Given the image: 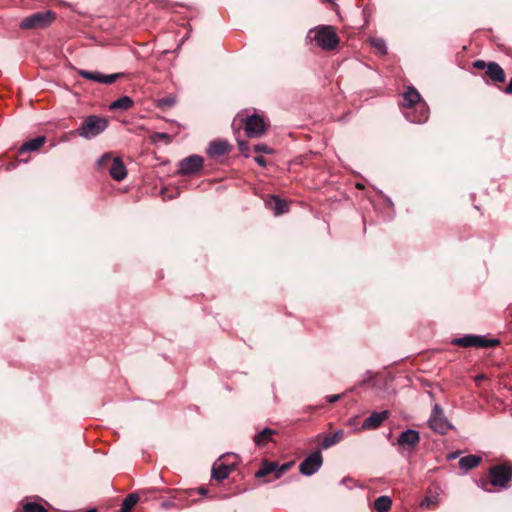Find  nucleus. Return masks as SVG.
Listing matches in <instances>:
<instances>
[{
    "instance_id": "nucleus-1",
    "label": "nucleus",
    "mask_w": 512,
    "mask_h": 512,
    "mask_svg": "<svg viewBox=\"0 0 512 512\" xmlns=\"http://www.w3.org/2000/svg\"><path fill=\"white\" fill-rule=\"evenodd\" d=\"M402 107L414 108V111L405 112V117L411 123H424L429 117V108L421 102V95L414 87H408L403 93Z\"/></svg>"
},
{
    "instance_id": "nucleus-2",
    "label": "nucleus",
    "mask_w": 512,
    "mask_h": 512,
    "mask_svg": "<svg viewBox=\"0 0 512 512\" xmlns=\"http://www.w3.org/2000/svg\"><path fill=\"white\" fill-rule=\"evenodd\" d=\"M307 37L314 40L321 49L326 51L334 50L339 44V38L337 36L334 27L329 25H323L310 29Z\"/></svg>"
},
{
    "instance_id": "nucleus-3",
    "label": "nucleus",
    "mask_w": 512,
    "mask_h": 512,
    "mask_svg": "<svg viewBox=\"0 0 512 512\" xmlns=\"http://www.w3.org/2000/svg\"><path fill=\"white\" fill-rule=\"evenodd\" d=\"M108 127V120L97 115L87 116L77 128L76 133L84 139H93L103 133Z\"/></svg>"
},
{
    "instance_id": "nucleus-4",
    "label": "nucleus",
    "mask_w": 512,
    "mask_h": 512,
    "mask_svg": "<svg viewBox=\"0 0 512 512\" xmlns=\"http://www.w3.org/2000/svg\"><path fill=\"white\" fill-rule=\"evenodd\" d=\"M55 20V14L51 11H39L25 17L20 22V28L24 30L43 29Z\"/></svg>"
},
{
    "instance_id": "nucleus-5",
    "label": "nucleus",
    "mask_w": 512,
    "mask_h": 512,
    "mask_svg": "<svg viewBox=\"0 0 512 512\" xmlns=\"http://www.w3.org/2000/svg\"><path fill=\"white\" fill-rule=\"evenodd\" d=\"M490 483L500 489H506L512 482V467L500 464L493 466L489 472Z\"/></svg>"
},
{
    "instance_id": "nucleus-6",
    "label": "nucleus",
    "mask_w": 512,
    "mask_h": 512,
    "mask_svg": "<svg viewBox=\"0 0 512 512\" xmlns=\"http://www.w3.org/2000/svg\"><path fill=\"white\" fill-rule=\"evenodd\" d=\"M498 339H487L484 336L479 335H465L463 337L454 338L451 344L461 347H480L488 348L499 345Z\"/></svg>"
},
{
    "instance_id": "nucleus-7",
    "label": "nucleus",
    "mask_w": 512,
    "mask_h": 512,
    "mask_svg": "<svg viewBox=\"0 0 512 512\" xmlns=\"http://www.w3.org/2000/svg\"><path fill=\"white\" fill-rule=\"evenodd\" d=\"M429 427L438 434H446L452 429V424L445 417L439 404H435L428 420Z\"/></svg>"
},
{
    "instance_id": "nucleus-8",
    "label": "nucleus",
    "mask_w": 512,
    "mask_h": 512,
    "mask_svg": "<svg viewBox=\"0 0 512 512\" xmlns=\"http://www.w3.org/2000/svg\"><path fill=\"white\" fill-rule=\"evenodd\" d=\"M323 464V457L320 451H314L309 454L299 466L300 473L305 476L315 474Z\"/></svg>"
},
{
    "instance_id": "nucleus-9",
    "label": "nucleus",
    "mask_w": 512,
    "mask_h": 512,
    "mask_svg": "<svg viewBox=\"0 0 512 512\" xmlns=\"http://www.w3.org/2000/svg\"><path fill=\"white\" fill-rule=\"evenodd\" d=\"M266 129L264 119L256 114L250 115L245 120V133L249 138L260 137Z\"/></svg>"
},
{
    "instance_id": "nucleus-10",
    "label": "nucleus",
    "mask_w": 512,
    "mask_h": 512,
    "mask_svg": "<svg viewBox=\"0 0 512 512\" xmlns=\"http://www.w3.org/2000/svg\"><path fill=\"white\" fill-rule=\"evenodd\" d=\"M203 166V158L199 155H190L179 162L178 172L181 175L197 173Z\"/></svg>"
},
{
    "instance_id": "nucleus-11",
    "label": "nucleus",
    "mask_w": 512,
    "mask_h": 512,
    "mask_svg": "<svg viewBox=\"0 0 512 512\" xmlns=\"http://www.w3.org/2000/svg\"><path fill=\"white\" fill-rule=\"evenodd\" d=\"M420 442L419 432L414 429H407L399 435L397 445L403 450L412 451Z\"/></svg>"
},
{
    "instance_id": "nucleus-12",
    "label": "nucleus",
    "mask_w": 512,
    "mask_h": 512,
    "mask_svg": "<svg viewBox=\"0 0 512 512\" xmlns=\"http://www.w3.org/2000/svg\"><path fill=\"white\" fill-rule=\"evenodd\" d=\"M79 75L85 79L99 82L102 84H112L117 79H119L121 76L120 73L104 75L98 71H87V70H80Z\"/></svg>"
},
{
    "instance_id": "nucleus-13",
    "label": "nucleus",
    "mask_w": 512,
    "mask_h": 512,
    "mask_svg": "<svg viewBox=\"0 0 512 512\" xmlns=\"http://www.w3.org/2000/svg\"><path fill=\"white\" fill-rule=\"evenodd\" d=\"M232 146L226 140H216L210 143L207 153L210 157L215 158L228 154Z\"/></svg>"
},
{
    "instance_id": "nucleus-14",
    "label": "nucleus",
    "mask_w": 512,
    "mask_h": 512,
    "mask_svg": "<svg viewBox=\"0 0 512 512\" xmlns=\"http://www.w3.org/2000/svg\"><path fill=\"white\" fill-rule=\"evenodd\" d=\"M388 411L384 410L381 412H373L368 418L362 423V428L365 430H372L378 428L384 420L388 418Z\"/></svg>"
},
{
    "instance_id": "nucleus-15",
    "label": "nucleus",
    "mask_w": 512,
    "mask_h": 512,
    "mask_svg": "<svg viewBox=\"0 0 512 512\" xmlns=\"http://www.w3.org/2000/svg\"><path fill=\"white\" fill-rule=\"evenodd\" d=\"M265 205L268 209L273 211L276 216L284 214L288 211V204L286 201L280 199L276 195L270 196L266 201Z\"/></svg>"
},
{
    "instance_id": "nucleus-16",
    "label": "nucleus",
    "mask_w": 512,
    "mask_h": 512,
    "mask_svg": "<svg viewBox=\"0 0 512 512\" xmlns=\"http://www.w3.org/2000/svg\"><path fill=\"white\" fill-rule=\"evenodd\" d=\"M109 174L116 181H122L127 176V169L119 157H115L109 166Z\"/></svg>"
},
{
    "instance_id": "nucleus-17",
    "label": "nucleus",
    "mask_w": 512,
    "mask_h": 512,
    "mask_svg": "<svg viewBox=\"0 0 512 512\" xmlns=\"http://www.w3.org/2000/svg\"><path fill=\"white\" fill-rule=\"evenodd\" d=\"M232 470L233 467L231 465H227L221 459H218L212 467V478L222 481L229 476Z\"/></svg>"
},
{
    "instance_id": "nucleus-18",
    "label": "nucleus",
    "mask_w": 512,
    "mask_h": 512,
    "mask_svg": "<svg viewBox=\"0 0 512 512\" xmlns=\"http://www.w3.org/2000/svg\"><path fill=\"white\" fill-rule=\"evenodd\" d=\"M486 75L492 82L500 83L505 81V72L496 62H489L487 65Z\"/></svg>"
},
{
    "instance_id": "nucleus-19",
    "label": "nucleus",
    "mask_w": 512,
    "mask_h": 512,
    "mask_svg": "<svg viewBox=\"0 0 512 512\" xmlns=\"http://www.w3.org/2000/svg\"><path fill=\"white\" fill-rule=\"evenodd\" d=\"M344 437V431L343 430H337L332 434H328L324 436L323 440L320 443L321 449H328L332 447L333 445H336L339 443Z\"/></svg>"
},
{
    "instance_id": "nucleus-20",
    "label": "nucleus",
    "mask_w": 512,
    "mask_h": 512,
    "mask_svg": "<svg viewBox=\"0 0 512 512\" xmlns=\"http://www.w3.org/2000/svg\"><path fill=\"white\" fill-rule=\"evenodd\" d=\"M274 434H276L275 430L270 428H264L262 431H260L254 436V443L259 447H263L272 440V436Z\"/></svg>"
},
{
    "instance_id": "nucleus-21",
    "label": "nucleus",
    "mask_w": 512,
    "mask_h": 512,
    "mask_svg": "<svg viewBox=\"0 0 512 512\" xmlns=\"http://www.w3.org/2000/svg\"><path fill=\"white\" fill-rule=\"evenodd\" d=\"M134 102L132 100L131 97L129 96H122L120 97L119 99L113 101L109 108L110 110H121V111H126L128 109H130L132 106H133Z\"/></svg>"
},
{
    "instance_id": "nucleus-22",
    "label": "nucleus",
    "mask_w": 512,
    "mask_h": 512,
    "mask_svg": "<svg viewBox=\"0 0 512 512\" xmlns=\"http://www.w3.org/2000/svg\"><path fill=\"white\" fill-rule=\"evenodd\" d=\"M481 462V457L477 455L464 456L459 460V467L467 472L468 470L478 466Z\"/></svg>"
},
{
    "instance_id": "nucleus-23",
    "label": "nucleus",
    "mask_w": 512,
    "mask_h": 512,
    "mask_svg": "<svg viewBox=\"0 0 512 512\" xmlns=\"http://www.w3.org/2000/svg\"><path fill=\"white\" fill-rule=\"evenodd\" d=\"M277 469L276 462H269L267 460L262 461L260 468L255 472L256 478H263L271 473L275 474V470Z\"/></svg>"
},
{
    "instance_id": "nucleus-24",
    "label": "nucleus",
    "mask_w": 512,
    "mask_h": 512,
    "mask_svg": "<svg viewBox=\"0 0 512 512\" xmlns=\"http://www.w3.org/2000/svg\"><path fill=\"white\" fill-rule=\"evenodd\" d=\"M44 143H45V137L38 136L34 139H31V140L25 142L20 148V153H23L26 151H36L41 146H43Z\"/></svg>"
},
{
    "instance_id": "nucleus-25",
    "label": "nucleus",
    "mask_w": 512,
    "mask_h": 512,
    "mask_svg": "<svg viewBox=\"0 0 512 512\" xmlns=\"http://www.w3.org/2000/svg\"><path fill=\"white\" fill-rule=\"evenodd\" d=\"M139 495L137 493H130L122 502L119 512H130L132 508L138 503Z\"/></svg>"
},
{
    "instance_id": "nucleus-26",
    "label": "nucleus",
    "mask_w": 512,
    "mask_h": 512,
    "mask_svg": "<svg viewBox=\"0 0 512 512\" xmlns=\"http://www.w3.org/2000/svg\"><path fill=\"white\" fill-rule=\"evenodd\" d=\"M392 505V500L389 496H380L374 502V508L378 512H387Z\"/></svg>"
},
{
    "instance_id": "nucleus-27",
    "label": "nucleus",
    "mask_w": 512,
    "mask_h": 512,
    "mask_svg": "<svg viewBox=\"0 0 512 512\" xmlns=\"http://www.w3.org/2000/svg\"><path fill=\"white\" fill-rule=\"evenodd\" d=\"M115 157H112L111 153H105L103 154L97 161V169L102 170H108L109 166L112 164V161Z\"/></svg>"
},
{
    "instance_id": "nucleus-28",
    "label": "nucleus",
    "mask_w": 512,
    "mask_h": 512,
    "mask_svg": "<svg viewBox=\"0 0 512 512\" xmlns=\"http://www.w3.org/2000/svg\"><path fill=\"white\" fill-rule=\"evenodd\" d=\"M439 494L437 492H432L429 490L428 494L424 498V500L421 502V506L424 507H430V506H436L439 503Z\"/></svg>"
},
{
    "instance_id": "nucleus-29",
    "label": "nucleus",
    "mask_w": 512,
    "mask_h": 512,
    "mask_svg": "<svg viewBox=\"0 0 512 512\" xmlns=\"http://www.w3.org/2000/svg\"><path fill=\"white\" fill-rule=\"evenodd\" d=\"M371 46L375 49V51L380 54L384 55L387 52L386 43L381 38H372L370 40Z\"/></svg>"
},
{
    "instance_id": "nucleus-30",
    "label": "nucleus",
    "mask_w": 512,
    "mask_h": 512,
    "mask_svg": "<svg viewBox=\"0 0 512 512\" xmlns=\"http://www.w3.org/2000/svg\"><path fill=\"white\" fill-rule=\"evenodd\" d=\"M23 510L24 512H46L45 508L36 502L26 503Z\"/></svg>"
},
{
    "instance_id": "nucleus-31",
    "label": "nucleus",
    "mask_w": 512,
    "mask_h": 512,
    "mask_svg": "<svg viewBox=\"0 0 512 512\" xmlns=\"http://www.w3.org/2000/svg\"><path fill=\"white\" fill-rule=\"evenodd\" d=\"M293 466V462H287L282 465L277 464L275 470V479H279L284 473H286Z\"/></svg>"
},
{
    "instance_id": "nucleus-32",
    "label": "nucleus",
    "mask_w": 512,
    "mask_h": 512,
    "mask_svg": "<svg viewBox=\"0 0 512 512\" xmlns=\"http://www.w3.org/2000/svg\"><path fill=\"white\" fill-rule=\"evenodd\" d=\"M293 466V462H287L282 465L277 464L275 470V479H279L284 473H286Z\"/></svg>"
},
{
    "instance_id": "nucleus-33",
    "label": "nucleus",
    "mask_w": 512,
    "mask_h": 512,
    "mask_svg": "<svg viewBox=\"0 0 512 512\" xmlns=\"http://www.w3.org/2000/svg\"><path fill=\"white\" fill-rule=\"evenodd\" d=\"M238 147H239L240 152L245 157L249 156V145H248L247 142H245V141H238Z\"/></svg>"
},
{
    "instance_id": "nucleus-34",
    "label": "nucleus",
    "mask_w": 512,
    "mask_h": 512,
    "mask_svg": "<svg viewBox=\"0 0 512 512\" xmlns=\"http://www.w3.org/2000/svg\"><path fill=\"white\" fill-rule=\"evenodd\" d=\"M152 140L154 142L158 141V140H167V141H170V136L167 134V133H163V132H156L152 135Z\"/></svg>"
},
{
    "instance_id": "nucleus-35",
    "label": "nucleus",
    "mask_w": 512,
    "mask_h": 512,
    "mask_svg": "<svg viewBox=\"0 0 512 512\" xmlns=\"http://www.w3.org/2000/svg\"><path fill=\"white\" fill-rule=\"evenodd\" d=\"M254 151L255 152H261V153H266V154H270L272 153V149L269 148L267 145L265 144H257L254 146Z\"/></svg>"
},
{
    "instance_id": "nucleus-36",
    "label": "nucleus",
    "mask_w": 512,
    "mask_h": 512,
    "mask_svg": "<svg viewBox=\"0 0 512 512\" xmlns=\"http://www.w3.org/2000/svg\"><path fill=\"white\" fill-rule=\"evenodd\" d=\"M175 103V99L172 97H166L159 101L160 106L170 107Z\"/></svg>"
},
{
    "instance_id": "nucleus-37",
    "label": "nucleus",
    "mask_w": 512,
    "mask_h": 512,
    "mask_svg": "<svg viewBox=\"0 0 512 512\" xmlns=\"http://www.w3.org/2000/svg\"><path fill=\"white\" fill-rule=\"evenodd\" d=\"M208 492V490L204 487H199L198 489H191L189 491H187V495L190 497V496H193L195 493H198L200 495H206Z\"/></svg>"
},
{
    "instance_id": "nucleus-38",
    "label": "nucleus",
    "mask_w": 512,
    "mask_h": 512,
    "mask_svg": "<svg viewBox=\"0 0 512 512\" xmlns=\"http://www.w3.org/2000/svg\"><path fill=\"white\" fill-rule=\"evenodd\" d=\"M487 65H488V63H486L483 60H476L473 63V67L477 68V69H486L487 70Z\"/></svg>"
},
{
    "instance_id": "nucleus-39",
    "label": "nucleus",
    "mask_w": 512,
    "mask_h": 512,
    "mask_svg": "<svg viewBox=\"0 0 512 512\" xmlns=\"http://www.w3.org/2000/svg\"><path fill=\"white\" fill-rule=\"evenodd\" d=\"M254 161H255L258 165H260V166H262V167H265V166H266V164H267V162H266L265 158H264V157H262V156H256V157L254 158Z\"/></svg>"
},
{
    "instance_id": "nucleus-40",
    "label": "nucleus",
    "mask_w": 512,
    "mask_h": 512,
    "mask_svg": "<svg viewBox=\"0 0 512 512\" xmlns=\"http://www.w3.org/2000/svg\"><path fill=\"white\" fill-rule=\"evenodd\" d=\"M340 399V395H329L327 396V401L330 403H334Z\"/></svg>"
},
{
    "instance_id": "nucleus-41",
    "label": "nucleus",
    "mask_w": 512,
    "mask_h": 512,
    "mask_svg": "<svg viewBox=\"0 0 512 512\" xmlns=\"http://www.w3.org/2000/svg\"><path fill=\"white\" fill-rule=\"evenodd\" d=\"M352 482H354V481H353V479H352V478L347 477V478H343V479L341 480V482H340V483H341L342 485L347 486L348 488H351V486H349V485H348V483H352Z\"/></svg>"
},
{
    "instance_id": "nucleus-42",
    "label": "nucleus",
    "mask_w": 512,
    "mask_h": 512,
    "mask_svg": "<svg viewBox=\"0 0 512 512\" xmlns=\"http://www.w3.org/2000/svg\"><path fill=\"white\" fill-rule=\"evenodd\" d=\"M504 92L506 94H512V78L510 79L509 84L504 89Z\"/></svg>"
},
{
    "instance_id": "nucleus-43",
    "label": "nucleus",
    "mask_w": 512,
    "mask_h": 512,
    "mask_svg": "<svg viewBox=\"0 0 512 512\" xmlns=\"http://www.w3.org/2000/svg\"><path fill=\"white\" fill-rule=\"evenodd\" d=\"M173 506H174V503H173V502H171V501H164V502L162 503V507H163V508H165V509H169V508H171V507H173Z\"/></svg>"
},
{
    "instance_id": "nucleus-44",
    "label": "nucleus",
    "mask_w": 512,
    "mask_h": 512,
    "mask_svg": "<svg viewBox=\"0 0 512 512\" xmlns=\"http://www.w3.org/2000/svg\"><path fill=\"white\" fill-rule=\"evenodd\" d=\"M457 457V454L453 453L449 456L450 459H453V458H456Z\"/></svg>"
}]
</instances>
